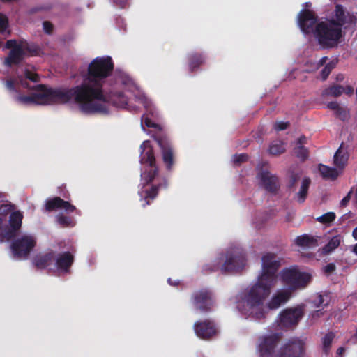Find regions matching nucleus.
Instances as JSON below:
<instances>
[{"instance_id": "nucleus-49", "label": "nucleus", "mask_w": 357, "mask_h": 357, "mask_svg": "<svg viewBox=\"0 0 357 357\" xmlns=\"http://www.w3.org/2000/svg\"><path fill=\"white\" fill-rule=\"evenodd\" d=\"M324 314V312H322L321 310H315L312 313V317L313 318H317V317H319L321 315H322Z\"/></svg>"}, {"instance_id": "nucleus-9", "label": "nucleus", "mask_w": 357, "mask_h": 357, "mask_svg": "<svg viewBox=\"0 0 357 357\" xmlns=\"http://www.w3.org/2000/svg\"><path fill=\"white\" fill-rule=\"evenodd\" d=\"M306 344L298 337L288 340L280 348L276 357H305Z\"/></svg>"}, {"instance_id": "nucleus-28", "label": "nucleus", "mask_w": 357, "mask_h": 357, "mask_svg": "<svg viewBox=\"0 0 357 357\" xmlns=\"http://www.w3.org/2000/svg\"><path fill=\"white\" fill-rule=\"evenodd\" d=\"M114 63L109 56H102L94 59L89 67H113Z\"/></svg>"}, {"instance_id": "nucleus-6", "label": "nucleus", "mask_w": 357, "mask_h": 357, "mask_svg": "<svg viewBox=\"0 0 357 357\" xmlns=\"http://www.w3.org/2000/svg\"><path fill=\"white\" fill-rule=\"evenodd\" d=\"M5 47L10 49V52L5 61V63L8 66L16 65L19 63L24 56L38 55L40 51L38 46L29 44L26 41L24 40H8Z\"/></svg>"}, {"instance_id": "nucleus-40", "label": "nucleus", "mask_w": 357, "mask_h": 357, "mask_svg": "<svg viewBox=\"0 0 357 357\" xmlns=\"http://www.w3.org/2000/svg\"><path fill=\"white\" fill-rule=\"evenodd\" d=\"M325 297L328 298V294H326V295L319 294L317 296V300H314L313 302L314 303V305L317 307H319L322 305L327 306L329 303V300L326 301Z\"/></svg>"}, {"instance_id": "nucleus-54", "label": "nucleus", "mask_w": 357, "mask_h": 357, "mask_svg": "<svg viewBox=\"0 0 357 357\" xmlns=\"http://www.w3.org/2000/svg\"><path fill=\"white\" fill-rule=\"evenodd\" d=\"M353 251L357 255V243L354 245Z\"/></svg>"}, {"instance_id": "nucleus-48", "label": "nucleus", "mask_w": 357, "mask_h": 357, "mask_svg": "<svg viewBox=\"0 0 357 357\" xmlns=\"http://www.w3.org/2000/svg\"><path fill=\"white\" fill-rule=\"evenodd\" d=\"M306 142V137L304 135L301 136L297 140V146H303Z\"/></svg>"}, {"instance_id": "nucleus-2", "label": "nucleus", "mask_w": 357, "mask_h": 357, "mask_svg": "<svg viewBox=\"0 0 357 357\" xmlns=\"http://www.w3.org/2000/svg\"><path fill=\"white\" fill-rule=\"evenodd\" d=\"M311 3L306 2L298 15V24L305 35H312L324 47L335 45L342 36V26L356 24L357 17L346 13L341 6H336L332 20H317L315 13L310 10Z\"/></svg>"}, {"instance_id": "nucleus-26", "label": "nucleus", "mask_w": 357, "mask_h": 357, "mask_svg": "<svg viewBox=\"0 0 357 357\" xmlns=\"http://www.w3.org/2000/svg\"><path fill=\"white\" fill-rule=\"evenodd\" d=\"M318 169L322 177L325 179H331L333 181L338 176V172L335 168L331 167L323 164H319Z\"/></svg>"}, {"instance_id": "nucleus-15", "label": "nucleus", "mask_w": 357, "mask_h": 357, "mask_svg": "<svg viewBox=\"0 0 357 357\" xmlns=\"http://www.w3.org/2000/svg\"><path fill=\"white\" fill-rule=\"evenodd\" d=\"M196 335L204 340H208L216 335L217 328L215 323L209 319L198 321L194 324Z\"/></svg>"}, {"instance_id": "nucleus-33", "label": "nucleus", "mask_w": 357, "mask_h": 357, "mask_svg": "<svg viewBox=\"0 0 357 357\" xmlns=\"http://www.w3.org/2000/svg\"><path fill=\"white\" fill-rule=\"evenodd\" d=\"M344 92V88L339 85L333 86L328 88H326L323 91L324 96H331L333 97H338L342 94Z\"/></svg>"}, {"instance_id": "nucleus-24", "label": "nucleus", "mask_w": 357, "mask_h": 357, "mask_svg": "<svg viewBox=\"0 0 357 357\" xmlns=\"http://www.w3.org/2000/svg\"><path fill=\"white\" fill-rule=\"evenodd\" d=\"M349 153L347 151H343L342 145H341L334 155V165L340 169H342L347 165Z\"/></svg>"}, {"instance_id": "nucleus-46", "label": "nucleus", "mask_w": 357, "mask_h": 357, "mask_svg": "<svg viewBox=\"0 0 357 357\" xmlns=\"http://www.w3.org/2000/svg\"><path fill=\"white\" fill-rule=\"evenodd\" d=\"M353 193V190L351 189L348 194L342 199L340 202L341 206H345L349 202L351 199V194Z\"/></svg>"}, {"instance_id": "nucleus-45", "label": "nucleus", "mask_w": 357, "mask_h": 357, "mask_svg": "<svg viewBox=\"0 0 357 357\" xmlns=\"http://www.w3.org/2000/svg\"><path fill=\"white\" fill-rule=\"evenodd\" d=\"M43 30L46 33L50 34L53 30V25L49 22H44L43 24Z\"/></svg>"}, {"instance_id": "nucleus-19", "label": "nucleus", "mask_w": 357, "mask_h": 357, "mask_svg": "<svg viewBox=\"0 0 357 357\" xmlns=\"http://www.w3.org/2000/svg\"><path fill=\"white\" fill-rule=\"evenodd\" d=\"M291 296L289 290L282 289L273 295L271 299L267 303L266 307L269 310L279 308L282 304L287 303Z\"/></svg>"}, {"instance_id": "nucleus-27", "label": "nucleus", "mask_w": 357, "mask_h": 357, "mask_svg": "<svg viewBox=\"0 0 357 357\" xmlns=\"http://www.w3.org/2000/svg\"><path fill=\"white\" fill-rule=\"evenodd\" d=\"M295 243L297 245L301 247H314L317 245V241L312 236H310L307 234H303L298 236Z\"/></svg>"}, {"instance_id": "nucleus-5", "label": "nucleus", "mask_w": 357, "mask_h": 357, "mask_svg": "<svg viewBox=\"0 0 357 357\" xmlns=\"http://www.w3.org/2000/svg\"><path fill=\"white\" fill-rule=\"evenodd\" d=\"M274 285L275 284L258 277L257 282L245 292L244 300L252 308L251 314L255 319L261 320L265 318L266 312L260 306L270 295Z\"/></svg>"}, {"instance_id": "nucleus-4", "label": "nucleus", "mask_w": 357, "mask_h": 357, "mask_svg": "<svg viewBox=\"0 0 357 357\" xmlns=\"http://www.w3.org/2000/svg\"><path fill=\"white\" fill-rule=\"evenodd\" d=\"M245 265V253L238 247L228 250L225 255H221L211 264L202 267L204 273H210L220 271L222 273L238 272Z\"/></svg>"}, {"instance_id": "nucleus-25", "label": "nucleus", "mask_w": 357, "mask_h": 357, "mask_svg": "<svg viewBox=\"0 0 357 357\" xmlns=\"http://www.w3.org/2000/svg\"><path fill=\"white\" fill-rule=\"evenodd\" d=\"M327 108L334 111L335 116L343 121L347 120L349 118V112L347 109L340 106L335 101L328 102L327 104Z\"/></svg>"}, {"instance_id": "nucleus-13", "label": "nucleus", "mask_w": 357, "mask_h": 357, "mask_svg": "<svg viewBox=\"0 0 357 357\" xmlns=\"http://www.w3.org/2000/svg\"><path fill=\"white\" fill-rule=\"evenodd\" d=\"M303 315V308L301 306L287 308L280 314L279 325L284 328L294 326L298 324Z\"/></svg>"}, {"instance_id": "nucleus-1", "label": "nucleus", "mask_w": 357, "mask_h": 357, "mask_svg": "<svg viewBox=\"0 0 357 357\" xmlns=\"http://www.w3.org/2000/svg\"><path fill=\"white\" fill-rule=\"evenodd\" d=\"M80 85L72 88H51L44 84L33 87L36 91L29 96L17 95L15 100L23 105L66 104L72 99L85 114L109 113L107 100L102 91L105 78L110 76L114 68H87Z\"/></svg>"}, {"instance_id": "nucleus-52", "label": "nucleus", "mask_w": 357, "mask_h": 357, "mask_svg": "<svg viewBox=\"0 0 357 357\" xmlns=\"http://www.w3.org/2000/svg\"><path fill=\"white\" fill-rule=\"evenodd\" d=\"M344 351V348L342 347H340L337 349V354L338 355H342L343 354V352Z\"/></svg>"}, {"instance_id": "nucleus-44", "label": "nucleus", "mask_w": 357, "mask_h": 357, "mask_svg": "<svg viewBox=\"0 0 357 357\" xmlns=\"http://www.w3.org/2000/svg\"><path fill=\"white\" fill-rule=\"evenodd\" d=\"M335 269H336V266H335V264L330 263L324 267V272L326 275H330L333 272H334L335 271Z\"/></svg>"}, {"instance_id": "nucleus-29", "label": "nucleus", "mask_w": 357, "mask_h": 357, "mask_svg": "<svg viewBox=\"0 0 357 357\" xmlns=\"http://www.w3.org/2000/svg\"><path fill=\"white\" fill-rule=\"evenodd\" d=\"M335 334L333 332H328L322 338V349L323 352L328 355L330 352L332 342L335 338Z\"/></svg>"}, {"instance_id": "nucleus-32", "label": "nucleus", "mask_w": 357, "mask_h": 357, "mask_svg": "<svg viewBox=\"0 0 357 357\" xmlns=\"http://www.w3.org/2000/svg\"><path fill=\"white\" fill-rule=\"evenodd\" d=\"M302 172L299 170L290 169L289 171V183L288 188L293 189L296 183L300 180Z\"/></svg>"}, {"instance_id": "nucleus-43", "label": "nucleus", "mask_w": 357, "mask_h": 357, "mask_svg": "<svg viewBox=\"0 0 357 357\" xmlns=\"http://www.w3.org/2000/svg\"><path fill=\"white\" fill-rule=\"evenodd\" d=\"M248 159V156L247 154H239L234 155V162L236 164H241L247 161Z\"/></svg>"}, {"instance_id": "nucleus-38", "label": "nucleus", "mask_w": 357, "mask_h": 357, "mask_svg": "<svg viewBox=\"0 0 357 357\" xmlns=\"http://www.w3.org/2000/svg\"><path fill=\"white\" fill-rule=\"evenodd\" d=\"M336 215L333 212H328L318 217L317 220L322 224H329L335 220Z\"/></svg>"}, {"instance_id": "nucleus-7", "label": "nucleus", "mask_w": 357, "mask_h": 357, "mask_svg": "<svg viewBox=\"0 0 357 357\" xmlns=\"http://www.w3.org/2000/svg\"><path fill=\"white\" fill-rule=\"evenodd\" d=\"M281 281L288 287L291 293L305 288L311 281L312 276L305 272L299 271L296 267L284 268L280 273Z\"/></svg>"}, {"instance_id": "nucleus-10", "label": "nucleus", "mask_w": 357, "mask_h": 357, "mask_svg": "<svg viewBox=\"0 0 357 357\" xmlns=\"http://www.w3.org/2000/svg\"><path fill=\"white\" fill-rule=\"evenodd\" d=\"M195 307L201 312L207 313L212 311L215 305V297L211 291L202 289L195 291L191 296Z\"/></svg>"}, {"instance_id": "nucleus-42", "label": "nucleus", "mask_w": 357, "mask_h": 357, "mask_svg": "<svg viewBox=\"0 0 357 357\" xmlns=\"http://www.w3.org/2000/svg\"><path fill=\"white\" fill-rule=\"evenodd\" d=\"M289 123L288 122L279 121L276 122L274 125V128L278 131L286 130L289 127Z\"/></svg>"}, {"instance_id": "nucleus-14", "label": "nucleus", "mask_w": 357, "mask_h": 357, "mask_svg": "<svg viewBox=\"0 0 357 357\" xmlns=\"http://www.w3.org/2000/svg\"><path fill=\"white\" fill-rule=\"evenodd\" d=\"M28 80L33 82L39 81V76L37 73L30 71L29 68H24L23 75H18L17 78H12L6 81V88L11 92H18L16 84H20L24 88L33 89L28 83Z\"/></svg>"}, {"instance_id": "nucleus-22", "label": "nucleus", "mask_w": 357, "mask_h": 357, "mask_svg": "<svg viewBox=\"0 0 357 357\" xmlns=\"http://www.w3.org/2000/svg\"><path fill=\"white\" fill-rule=\"evenodd\" d=\"M55 260V252L50 251L46 253H40L35 256L33 264L38 269H45L52 265Z\"/></svg>"}, {"instance_id": "nucleus-21", "label": "nucleus", "mask_w": 357, "mask_h": 357, "mask_svg": "<svg viewBox=\"0 0 357 357\" xmlns=\"http://www.w3.org/2000/svg\"><path fill=\"white\" fill-rule=\"evenodd\" d=\"M23 215L20 211H14L11 213L9 217L10 229L5 232V237L10 239L15 237L16 232L22 226Z\"/></svg>"}, {"instance_id": "nucleus-11", "label": "nucleus", "mask_w": 357, "mask_h": 357, "mask_svg": "<svg viewBox=\"0 0 357 357\" xmlns=\"http://www.w3.org/2000/svg\"><path fill=\"white\" fill-rule=\"evenodd\" d=\"M281 336L279 333L264 335L258 338L257 351L259 357H272Z\"/></svg>"}, {"instance_id": "nucleus-35", "label": "nucleus", "mask_w": 357, "mask_h": 357, "mask_svg": "<svg viewBox=\"0 0 357 357\" xmlns=\"http://www.w3.org/2000/svg\"><path fill=\"white\" fill-rule=\"evenodd\" d=\"M10 33L8 17L3 14H0V33L3 36H8Z\"/></svg>"}, {"instance_id": "nucleus-16", "label": "nucleus", "mask_w": 357, "mask_h": 357, "mask_svg": "<svg viewBox=\"0 0 357 357\" xmlns=\"http://www.w3.org/2000/svg\"><path fill=\"white\" fill-rule=\"evenodd\" d=\"M45 209L47 212H52L58 209H63L68 213L76 211L77 213L80 214V211H77V208L74 205L71 204L68 201L62 199L59 197H54L46 200Z\"/></svg>"}, {"instance_id": "nucleus-37", "label": "nucleus", "mask_w": 357, "mask_h": 357, "mask_svg": "<svg viewBox=\"0 0 357 357\" xmlns=\"http://www.w3.org/2000/svg\"><path fill=\"white\" fill-rule=\"evenodd\" d=\"M57 222L63 227H73L74 222L71 218L64 215H59L56 217Z\"/></svg>"}, {"instance_id": "nucleus-55", "label": "nucleus", "mask_w": 357, "mask_h": 357, "mask_svg": "<svg viewBox=\"0 0 357 357\" xmlns=\"http://www.w3.org/2000/svg\"><path fill=\"white\" fill-rule=\"evenodd\" d=\"M168 282H169L170 284H172V285H176V284H173V283H172V282H171V279H170V278H169V279H168Z\"/></svg>"}, {"instance_id": "nucleus-51", "label": "nucleus", "mask_w": 357, "mask_h": 357, "mask_svg": "<svg viewBox=\"0 0 357 357\" xmlns=\"http://www.w3.org/2000/svg\"><path fill=\"white\" fill-rule=\"evenodd\" d=\"M353 92H354V89L351 86H347V88L345 89V93L347 94L350 95V94H352Z\"/></svg>"}, {"instance_id": "nucleus-34", "label": "nucleus", "mask_w": 357, "mask_h": 357, "mask_svg": "<svg viewBox=\"0 0 357 357\" xmlns=\"http://www.w3.org/2000/svg\"><path fill=\"white\" fill-rule=\"evenodd\" d=\"M269 153L271 155H277L283 153L285 148L282 142L278 141L273 142L269 146Z\"/></svg>"}, {"instance_id": "nucleus-47", "label": "nucleus", "mask_w": 357, "mask_h": 357, "mask_svg": "<svg viewBox=\"0 0 357 357\" xmlns=\"http://www.w3.org/2000/svg\"><path fill=\"white\" fill-rule=\"evenodd\" d=\"M331 69L332 68H323L322 69L321 73V76L322 80H326L327 79V77L331 73Z\"/></svg>"}, {"instance_id": "nucleus-53", "label": "nucleus", "mask_w": 357, "mask_h": 357, "mask_svg": "<svg viewBox=\"0 0 357 357\" xmlns=\"http://www.w3.org/2000/svg\"><path fill=\"white\" fill-rule=\"evenodd\" d=\"M353 237L357 240V227L354 229L352 233Z\"/></svg>"}, {"instance_id": "nucleus-50", "label": "nucleus", "mask_w": 357, "mask_h": 357, "mask_svg": "<svg viewBox=\"0 0 357 357\" xmlns=\"http://www.w3.org/2000/svg\"><path fill=\"white\" fill-rule=\"evenodd\" d=\"M114 2L121 6V7H123L127 2V0H114Z\"/></svg>"}, {"instance_id": "nucleus-23", "label": "nucleus", "mask_w": 357, "mask_h": 357, "mask_svg": "<svg viewBox=\"0 0 357 357\" xmlns=\"http://www.w3.org/2000/svg\"><path fill=\"white\" fill-rule=\"evenodd\" d=\"M311 179L309 177L303 178L298 192L295 195L294 199L298 204H303L307 199Z\"/></svg>"}, {"instance_id": "nucleus-20", "label": "nucleus", "mask_w": 357, "mask_h": 357, "mask_svg": "<svg viewBox=\"0 0 357 357\" xmlns=\"http://www.w3.org/2000/svg\"><path fill=\"white\" fill-rule=\"evenodd\" d=\"M74 262V257L70 252H63L55 255L54 264L57 269L63 273H68Z\"/></svg>"}, {"instance_id": "nucleus-17", "label": "nucleus", "mask_w": 357, "mask_h": 357, "mask_svg": "<svg viewBox=\"0 0 357 357\" xmlns=\"http://www.w3.org/2000/svg\"><path fill=\"white\" fill-rule=\"evenodd\" d=\"M156 141L161 149L162 161L167 170H171L174 164V155L172 144L167 139L162 137L157 138Z\"/></svg>"}, {"instance_id": "nucleus-12", "label": "nucleus", "mask_w": 357, "mask_h": 357, "mask_svg": "<svg viewBox=\"0 0 357 357\" xmlns=\"http://www.w3.org/2000/svg\"><path fill=\"white\" fill-rule=\"evenodd\" d=\"M36 242L31 236H22L14 240L11 244V250L14 257L17 258L26 257L36 246Z\"/></svg>"}, {"instance_id": "nucleus-56", "label": "nucleus", "mask_w": 357, "mask_h": 357, "mask_svg": "<svg viewBox=\"0 0 357 357\" xmlns=\"http://www.w3.org/2000/svg\"><path fill=\"white\" fill-rule=\"evenodd\" d=\"M305 72H306V73H312V70L311 69H307V70H305Z\"/></svg>"}, {"instance_id": "nucleus-8", "label": "nucleus", "mask_w": 357, "mask_h": 357, "mask_svg": "<svg viewBox=\"0 0 357 357\" xmlns=\"http://www.w3.org/2000/svg\"><path fill=\"white\" fill-rule=\"evenodd\" d=\"M283 258L276 254L267 252L261 257V273L258 277L273 284L277 281V272L283 262Z\"/></svg>"}, {"instance_id": "nucleus-36", "label": "nucleus", "mask_w": 357, "mask_h": 357, "mask_svg": "<svg viewBox=\"0 0 357 357\" xmlns=\"http://www.w3.org/2000/svg\"><path fill=\"white\" fill-rule=\"evenodd\" d=\"M296 156L302 162L306 160L309 156L307 149L303 146H296L294 149Z\"/></svg>"}, {"instance_id": "nucleus-3", "label": "nucleus", "mask_w": 357, "mask_h": 357, "mask_svg": "<svg viewBox=\"0 0 357 357\" xmlns=\"http://www.w3.org/2000/svg\"><path fill=\"white\" fill-rule=\"evenodd\" d=\"M140 162L143 165L141 179L143 184L148 185L153 181L155 182L149 188L142 190L139 192L141 199L144 202L142 206L146 207L151 204L160 190L167 188L168 183L165 176H160L158 174L153 149L150 142L144 141L140 146Z\"/></svg>"}, {"instance_id": "nucleus-31", "label": "nucleus", "mask_w": 357, "mask_h": 357, "mask_svg": "<svg viewBox=\"0 0 357 357\" xmlns=\"http://www.w3.org/2000/svg\"><path fill=\"white\" fill-rule=\"evenodd\" d=\"M112 104L117 107H125L128 104V99L121 92L112 97Z\"/></svg>"}, {"instance_id": "nucleus-18", "label": "nucleus", "mask_w": 357, "mask_h": 357, "mask_svg": "<svg viewBox=\"0 0 357 357\" xmlns=\"http://www.w3.org/2000/svg\"><path fill=\"white\" fill-rule=\"evenodd\" d=\"M261 183L264 189L270 192L275 193L279 188V179L275 174H271L268 171H262L260 173Z\"/></svg>"}, {"instance_id": "nucleus-30", "label": "nucleus", "mask_w": 357, "mask_h": 357, "mask_svg": "<svg viewBox=\"0 0 357 357\" xmlns=\"http://www.w3.org/2000/svg\"><path fill=\"white\" fill-rule=\"evenodd\" d=\"M340 244V236H335L328 242L323 248V252L324 254H329L336 249Z\"/></svg>"}, {"instance_id": "nucleus-57", "label": "nucleus", "mask_w": 357, "mask_h": 357, "mask_svg": "<svg viewBox=\"0 0 357 357\" xmlns=\"http://www.w3.org/2000/svg\"><path fill=\"white\" fill-rule=\"evenodd\" d=\"M150 114H151V116H153L154 112L151 108L150 109Z\"/></svg>"}, {"instance_id": "nucleus-41", "label": "nucleus", "mask_w": 357, "mask_h": 357, "mask_svg": "<svg viewBox=\"0 0 357 357\" xmlns=\"http://www.w3.org/2000/svg\"><path fill=\"white\" fill-rule=\"evenodd\" d=\"M141 125L144 128V126L148 128H157L158 125L157 123H153L151 119L147 116V114H143L141 119Z\"/></svg>"}, {"instance_id": "nucleus-39", "label": "nucleus", "mask_w": 357, "mask_h": 357, "mask_svg": "<svg viewBox=\"0 0 357 357\" xmlns=\"http://www.w3.org/2000/svg\"><path fill=\"white\" fill-rule=\"evenodd\" d=\"M337 62L338 61L335 58L324 57L319 60L318 65L320 67H334L337 65Z\"/></svg>"}]
</instances>
